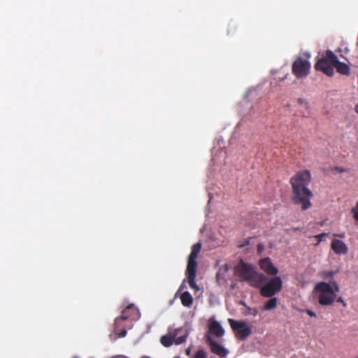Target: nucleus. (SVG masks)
Instances as JSON below:
<instances>
[{"instance_id": "nucleus-1", "label": "nucleus", "mask_w": 358, "mask_h": 358, "mask_svg": "<svg viewBox=\"0 0 358 358\" xmlns=\"http://www.w3.org/2000/svg\"><path fill=\"white\" fill-rule=\"evenodd\" d=\"M310 179V171L305 170L298 172L289 181L292 187V200L294 203L301 205L303 210L308 209L312 206L310 199L313 194L308 187Z\"/></svg>"}, {"instance_id": "nucleus-2", "label": "nucleus", "mask_w": 358, "mask_h": 358, "mask_svg": "<svg viewBox=\"0 0 358 358\" xmlns=\"http://www.w3.org/2000/svg\"><path fill=\"white\" fill-rule=\"evenodd\" d=\"M340 291L336 281L331 282H319L313 289V294L322 306H329L336 301L337 293Z\"/></svg>"}, {"instance_id": "nucleus-3", "label": "nucleus", "mask_w": 358, "mask_h": 358, "mask_svg": "<svg viewBox=\"0 0 358 358\" xmlns=\"http://www.w3.org/2000/svg\"><path fill=\"white\" fill-rule=\"evenodd\" d=\"M187 336V331L182 328H169L168 333L161 337L160 343L166 348L172 345L173 343L180 345L186 341Z\"/></svg>"}, {"instance_id": "nucleus-4", "label": "nucleus", "mask_w": 358, "mask_h": 358, "mask_svg": "<svg viewBox=\"0 0 358 358\" xmlns=\"http://www.w3.org/2000/svg\"><path fill=\"white\" fill-rule=\"evenodd\" d=\"M282 281L280 276H274L264 284L261 287L260 294L264 297H272L281 291Z\"/></svg>"}, {"instance_id": "nucleus-5", "label": "nucleus", "mask_w": 358, "mask_h": 358, "mask_svg": "<svg viewBox=\"0 0 358 358\" xmlns=\"http://www.w3.org/2000/svg\"><path fill=\"white\" fill-rule=\"evenodd\" d=\"M228 322L238 340L245 341L252 334L251 327L244 321L229 318Z\"/></svg>"}, {"instance_id": "nucleus-6", "label": "nucleus", "mask_w": 358, "mask_h": 358, "mask_svg": "<svg viewBox=\"0 0 358 358\" xmlns=\"http://www.w3.org/2000/svg\"><path fill=\"white\" fill-rule=\"evenodd\" d=\"M292 73L298 78L306 77L309 73L310 69V63L307 59L297 57L292 64Z\"/></svg>"}, {"instance_id": "nucleus-7", "label": "nucleus", "mask_w": 358, "mask_h": 358, "mask_svg": "<svg viewBox=\"0 0 358 358\" xmlns=\"http://www.w3.org/2000/svg\"><path fill=\"white\" fill-rule=\"evenodd\" d=\"M331 52L328 50L325 54L322 55L321 58L318 59L315 65V69L317 71H322L324 74L328 76H333L334 74V65L330 62V59L328 57L329 52Z\"/></svg>"}, {"instance_id": "nucleus-8", "label": "nucleus", "mask_w": 358, "mask_h": 358, "mask_svg": "<svg viewBox=\"0 0 358 358\" xmlns=\"http://www.w3.org/2000/svg\"><path fill=\"white\" fill-rule=\"evenodd\" d=\"M197 262L196 259L188 258L186 275L187 282L192 289H198L196 283Z\"/></svg>"}, {"instance_id": "nucleus-9", "label": "nucleus", "mask_w": 358, "mask_h": 358, "mask_svg": "<svg viewBox=\"0 0 358 358\" xmlns=\"http://www.w3.org/2000/svg\"><path fill=\"white\" fill-rule=\"evenodd\" d=\"M136 309L133 304L129 305L124 308L121 313V315L116 317L114 323L115 331H118V328L122 327V322L130 318L132 315H135Z\"/></svg>"}, {"instance_id": "nucleus-10", "label": "nucleus", "mask_w": 358, "mask_h": 358, "mask_svg": "<svg viewBox=\"0 0 358 358\" xmlns=\"http://www.w3.org/2000/svg\"><path fill=\"white\" fill-rule=\"evenodd\" d=\"M236 271L238 273L241 280L246 282H248L255 271L250 264L244 263L243 262H241V263L237 266Z\"/></svg>"}, {"instance_id": "nucleus-11", "label": "nucleus", "mask_w": 358, "mask_h": 358, "mask_svg": "<svg viewBox=\"0 0 358 358\" xmlns=\"http://www.w3.org/2000/svg\"><path fill=\"white\" fill-rule=\"evenodd\" d=\"M206 343L210 346V350L213 354L218 355L220 357H224L228 354V350L214 341L210 336H206Z\"/></svg>"}, {"instance_id": "nucleus-12", "label": "nucleus", "mask_w": 358, "mask_h": 358, "mask_svg": "<svg viewBox=\"0 0 358 358\" xmlns=\"http://www.w3.org/2000/svg\"><path fill=\"white\" fill-rule=\"evenodd\" d=\"M328 54L330 62L334 65V68L338 73L342 75L350 74V68L346 64L339 62L337 56L333 52H329Z\"/></svg>"}, {"instance_id": "nucleus-13", "label": "nucleus", "mask_w": 358, "mask_h": 358, "mask_svg": "<svg viewBox=\"0 0 358 358\" xmlns=\"http://www.w3.org/2000/svg\"><path fill=\"white\" fill-rule=\"evenodd\" d=\"M259 266L262 271L271 275H275L278 273V268L275 267L271 258L265 257L259 261Z\"/></svg>"}, {"instance_id": "nucleus-14", "label": "nucleus", "mask_w": 358, "mask_h": 358, "mask_svg": "<svg viewBox=\"0 0 358 358\" xmlns=\"http://www.w3.org/2000/svg\"><path fill=\"white\" fill-rule=\"evenodd\" d=\"M267 280L268 278L264 273H258L255 271L248 282L251 287L261 289V287H263Z\"/></svg>"}, {"instance_id": "nucleus-15", "label": "nucleus", "mask_w": 358, "mask_h": 358, "mask_svg": "<svg viewBox=\"0 0 358 358\" xmlns=\"http://www.w3.org/2000/svg\"><path fill=\"white\" fill-rule=\"evenodd\" d=\"M208 332L217 338H220L224 336L225 331L219 322L210 320Z\"/></svg>"}, {"instance_id": "nucleus-16", "label": "nucleus", "mask_w": 358, "mask_h": 358, "mask_svg": "<svg viewBox=\"0 0 358 358\" xmlns=\"http://www.w3.org/2000/svg\"><path fill=\"white\" fill-rule=\"evenodd\" d=\"M331 248L337 255H345L348 252V247L346 244L338 239H334L332 241Z\"/></svg>"}, {"instance_id": "nucleus-17", "label": "nucleus", "mask_w": 358, "mask_h": 358, "mask_svg": "<svg viewBox=\"0 0 358 358\" xmlns=\"http://www.w3.org/2000/svg\"><path fill=\"white\" fill-rule=\"evenodd\" d=\"M182 304L185 307H190L193 303V298L189 292H185L180 296Z\"/></svg>"}, {"instance_id": "nucleus-18", "label": "nucleus", "mask_w": 358, "mask_h": 358, "mask_svg": "<svg viewBox=\"0 0 358 358\" xmlns=\"http://www.w3.org/2000/svg\"><path fill=\"white\" fill-rule=\"evenodd\" d=\"M201 247L202 245L201 242H198L194 244L192 247V250L188 258L196 259L198 255L201 251Z\"/></svg>"}, {"instance_id": "nucleus-19", "label": "nucleus", "mask_w": 358, "mask_h": 358, "mask_svg": "<svg viewBox=\"0 0 358 358\" xmlns=\"http://www.w3.org/2000/svg\"><path fill=\"white\" fill-rule=\"evenodd\" d=\"M264 306V310H271L275 309L277 306L278 299L275 297H270Z\"/></svg>"}, {"instance_id": "nucleus-20", "label": "nucleus", "mask_w": 358, "mask_h": 358, "mask_svg": "<svg viewBox=\"0 0 358 358\" xmlns=\"http://www.w3.org/2000/svg\"><path fill=\"white\" fill-rule=\"evenodd\" d=\"M206 357H207V353L203 349L199 350L194 354V355L192 357V358H206Z\"/></svg>"}, {"instance_id": "nucleus-21", "label": "nucleus", "mask_w": 358, "mask_h": 358, "mask_svg": "<svg viewBox=\"0 0 358 358\" xmlns=\"http://www.w3.org/2000/svg\"><path fill=\"white\" fill-rule=\"evenodd\" d=\"M352 212L353 213L354 219L358 222V202L356 204V206L352 208Z\"/></svg>"}, {"instance_id": "nucleus-22", "label": "nucleus", "mask_w": 358, "mask_h": 358, "mask_svg": "<svg viewBox=\"0 0 358 358\" xmlns=\"http://www.w3.org/2000/svg\"><path fill=\"white\" fill-rule=\"evenodd\" d=\"M334 275V271H324L322 273V278H329V277H333Z\"/></svg>"}, {"instance_id": "nucleus-23", "label": "nucleus", "mask_w": 358, "mask_h": 358, "mask_svg": "<svg viewBox=\"0 0 358 358\" xmlns=\"http://www.w3.org/2000/svg\"><path fill=\"white\" fill-rule=\"evenodd\" d=\"M327 236V234L322 233V234L316 236L315 237L318 239V243H320V242L324 241Z\"/></svg>"}, {"instance_id": "nucleus-24", "label": "nucleus", "mask_w": 358, "mask_h": 358, "mask_svg": "<svg viewBox=\"0 0 358 358\" xmlns=\"http://www.w3.org/2000/svg\"><path fill=\"white\" fill-rule=\"evenodd\" d=\"M121 327H120V328ZM118 329H120V327ZM127 330L124 328H123L122 329H118V331L116 333L119 334L120 337H124L127 335Z\"/></svg>"}, {"instance_id": "nucleus-25", "label": "nucleus", "mask_w": 358, "mask_h": 358, "mask_svg": "<svg viewBox=\"0 0 358 358\" xmlns=\"http://www.w3.org/2000/svg\"><path fill=\"white\" fill-rule=\"evenodd\" d=\"M310 317H317L316 314L311 310L306 309L304 310Z\"/></svg>"}, {"instance_id": "nucleus-26", "label": "nucleus", "mask_w": 358, "mask_h": 358, "mask_svg": "<svg viewBox=\"0 0 358 358\" xmlns=\"http://www.w3.org/2000/svg\"><path fill=\"white\" fill-rule=\"evenodd\" d=\"M336 301L342 303L344 307L347 306L346 303L341 296H339L338 298L336 297Z\"/></svg>"}, {"instance_id": "nucleus-27", "label": "nucleus", "mask_w": 358, "mask_h": 358, "mask_svg": "<svg viewBox=\"0 0 358 358\" xmlns=\"http://www.w3.org/2000/svg\"><path fill=\"white\" fill-rule=\"evenodd\" d=\"M250 238H248L246 241H245V242L239 245L238 248H243L245 246L250 245Z\"/></svg>"}, {"instance_id": "nucleus-28", "label": "nucleus", "mask_w": 358, "mask_h": 358, "mask_svg": "<svg viewBox=\"0 0 358 358\" xmlns=\"http://www.w3.org/2000/svg\"><path fill=\"white\" fill-rule=\"evenodd\" d=\"M190 352H191V349H190V348H187V349L185 350V354H186L187 355H190Z\"/></svg>"}, {"instance_id": "nucleus-29", "label": "nucleus", "mask_w": 358, "mask_h": 358, "mask_svg": "<svg viewBox=\"0 0 358 358\" xmlns=\"http://www.w3.org/2000/svg\"><path fill=\"white\" fill-rule=\"evenodd\" d=\"M355 110L358 114V103L355 106Z\"/></svg>"}, {"instance_id": "nucleus-30", "label": "nucleus", "mask_w": 358, "mask_h": 358, "mask_svg": "<svg viewBox=\"0 0 358 358\" xmlns=\"http://www.w3.org/2000/svg\"><path fill=\"white\" fill-rule=\"evenodd\" d=\"M337 170H339L340 172H343L344 170L343 169H338V167L336 168Z\"/></svg>"}, {"instance_id": "nucleus-31", "label": "nucleus", "mask_w": 358, "mask_h": 358, "mask_svg": "<svg viewBox=\"0 0 358 358\" xmlns=\"http://www.w3.org/2000/svg\"><path fill=\"white\" fill-rule=\"evenodd\" d=\"M141 358H150V357H148V356L144 355V356H142Z\"/></svg>"}, {"instance_id": "nucleus-32", "label": "nucleus", "mask_w": 358, "mask_h": 358, "mask_svg": "<svg viewBox=\"0 0 358 358\" xmlns=\"http://www.w3.org/2000/svg\"><path fill=\"white\" fill-rule=\"evenodd\" d=\"M182 288H183V287H182V285H181V286L180 287L179 290H181Z\"/></svg>"}, {"instance_id": "nucleus-33", "label": "nucleus", "mask_w": 358, "mask_h": 358, "mask_svg": "<svg viewBox=\"0 0 358 358\" xmlns=\"http://www.w3.org/2000/svg\"><path fill=\"white\" fill-rule=\"evenodd\" d=\"M178 358H179V357H178Z\"/></svg>"}]
</instances>
